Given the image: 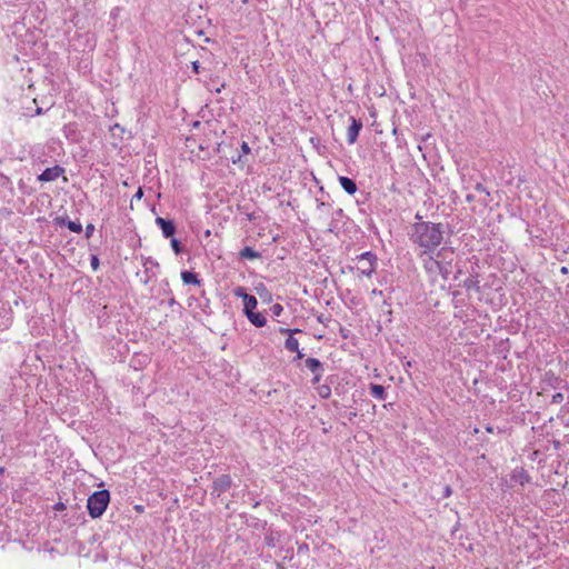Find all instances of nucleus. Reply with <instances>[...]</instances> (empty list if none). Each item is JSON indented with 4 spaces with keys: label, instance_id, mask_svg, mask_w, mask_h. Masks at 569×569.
Segmentation results:
<instances>
[{
    "label": "nucleus",
    "instance_id": "1",
    "mask_svg": "<svg viewBox=\"0 0 569 569\" xmlns=\"http://www.w3.org/2000/svg\"><path fill=\"white\" fill-rule=\"evenodd\" d=\"M453 253L451 248L445 246L436 253V257L429 254V280L431 282H438V277L442 282L449 280V274L452 273Z\"/></svg>",
    "mask_w": 569,
    "mask_h": 569
},
{
    "label": "nucleus",
    "instance_id": "2",
    "mask_svg": "<svg viewBox=\"0 0 569 569\" xmlns=\"http://www.w3.org/2000/svg\"><path fill=\"white\" fill-rule=\"evenodd\" d=\"M110 502V492L107 489L94 491L89 496L87 509L91 518H100Z\"/></svg>",
    "mask_w": 569,
    "mask_h": 569
},
{
    "label": "nucleus",
    "instance_id": "3",
    "mask_svg": "<svg viewBox=\"0 0 569 569\" xmlns=\"http://www.w3.org/2000/svg\"><path fill=\"white\" fill-rule=\"evenodd\" d=\"M451 236L448 223L429 222V254H435L437 247Z\"/></svg>",
    "mask_w": 569,
    "mask_h": 569
},
{
    "label": "nucleus",
    "instance_id": "4",
    "mask_svg": "<svg viewBox=\"0 0 569 569\" xmlns=\"http://www.w3.org/2000/svg\"><path fill=\"white\" fill-rule=\"evenodd\" d=\"M415 222L408 230L410 240L421 248V254L427 253V222L422 220V216L416 214Z\"/></svg>",
    "mask_w": 569,
    "mask_h": 569
},
{
    "label": "nucleus",
    "instance_id": "5",
    "mask_svg": "<svg viewBox=\"0 0 569 569\" xmlns=\"http://www.w3.org/2000/svg\"><path fill=\"white\" fill-rule=\"evenodd\" d=\"M358 264L356 267L359 276L371 277L377 267V256L371 251H366L356 258Z\"/></svg>",
    "mask_w": 569,
    "mask_h": 569
},
{
    "label": "nucleus",
    "instance_id": "6",
    "mask_svg": "<svg viewBox=\"0 0 569 569\" xmlns=\"http://www.w3.org/2000/svg\"><path fill=\"white\" fill-rule=\"evenodd\" d=\"M232 485V479L229 475H221L216 478L212 482V495L217 497L221 496L223 492L228 491Z\"/></svg>",
    "mask_w": 569,
    "mask_h": 569
},
{
    "label": "nucleus",
    "instance_id": "7",
    "mask_svg": "<svg viewBox=\"0 0 569 569\" xmlns=\"http://www.w3.org/2000/svg\"><path fill=\"white\" fill-rule=\"evenodd\" d=\"M64 169L61 166H53L51 168L44 169L39 176L38 180L42 182H51L57 180L62 173Z\"/></svg>",
    "mask_w": 569,
    "mask_h": 569
},
{
    "label": "nucleus",
    "instance_id": "8",
    "mask_svg": "<svg viewBox=\"0 0 569 569\" xmlns=\"http://www.w3.org/2000/svg\"><path fill=\"white\" fill-rule=\"evenodd\" d=\"M156 224L161 229L164 238H172L176 233V224L172 220H167L162 217L156 218Z\"/></svg>",
    "mask_w": 569,
    "mask_h": 569
},
{
    "label": "nucleus",
    "instance_id": "9",
    "mask_svg": "<svg viewBox=\"0 0 569 569\" xmlns=\"http://www.w3.org/2000/svg\"><path fill=\"white\" fill-rule=\"evenodd\" d=\"M350 121L351 123L347 130V140L349 144H353L357 141L360 130L362 129V122L361 120H357L353 117L350 118Z\"/></svg>",
    "mask_w": 569,
    "mask_h": 569
},
{
    "label": "nucleus",
    "instance_id": "10",
    "mask_svg": "<svg viewBox=\"0 0 569 569\" xmlns=\"http://www.w3.org/2000/svg\"><path fill=\"white\" fill-rule=\"evenodd\" d=\"M54 223L60 227L66 226L70 231H72L74 233H80L82 231V224L79 221L70 220L67 216L57 217L54 219Z\"/></svg>",
    "mask_w": 569,
    "mask_h": 569
},
{
    "label": "nucleus",
    "instance_id": "11",
    "mask_svg": "<svg viewBox=\"0 0 569 569\" xmlns=\"http://www.w3.org/2000/svg\"><path fill=\"white\" fill-rule=\"evenodd\" d=\"M451 492H452V490H451V487L449 485L441 486V483H433L431 486V495H430V497L432 499L440 500V499L449 497L451 495Z\"/></svg>",
    "mask_w": 569,
    "mask_h": 569
},
{
    "label": "nucleus",
    "instance_id": "12",
    "mask_svg": "<svg viewBox=\"0 0 569 569\" xmlns=\"http://www.w3.org/2000/svg\"><path fill=\"white\" fill-rule=\"evenodd\" d=\"M339 183L348 194H355L357 192V183L353 179L340 176Z\"/></svg>",
    "mask_w": 569,
    "mask_h": 569
},
{
    "label": "nucleus",
    "instance_id": "13",
    "mask_svg": "<svg viewBox=\"0 0 569 569\" xmlns=\"http://www.w3.org/2000/svg\"><path fill=\"white\" fill-rule=\"evenodd\" d=\"M244 315L248 318V320L257 328H261L267 323L266 317L260 312H256L254 310H252Z\"/></svg>",
    "mask_w": 569,
    "mask_h": 569
},
{
    "label": "nucleus",
    "instance_id": "14",
    "mask_svg": "<svg viewBox=\"0 0 569 569\" xmlns=\"http://www.w3.org/2000/svg\"><path fill=\"white\" fill-rule=\"evenodd\" d=\"M512 479L519 482L521 486L529 483L531 480L530 475L523 468L516 469L512 473Z\"/></svg>",
    "mask_w": 569,
    "mask_h": 569
},
{
    "label": "nucleus",
    "instance_id": "15",
    "mask_svg": "<svg viewBox=\"0 0 569 569\" xmlns=\"http://www.w3.org/2000/svg\"><path fill=\"white\" fill-rule=\"evenodd\" d=\"M181 279L184 284L199 286L201 282L198 274L189 270H184L181 272Z\"/></svg>",
    "mask_w": 569,
    "mask_h": 569
},
{
    "label": "nucleus",
    "instance_id": "16",
    "mask_svg": "<svg viewBox=\"0 0 569 569\" xmlns=\"http://www.w3.org/2000/svg\"><path fill=\"white\" fill-rule=\"evenodd\" d=\"M370 395L378 399V400H385L387 398V392L383 386L377 385V383H370Z\"/></svg>",
    "mask_w": 569,
    "mask_h": 569
},
{
    "label": "nucleus",
    "instance_id": "17",
    "mask_svg": "<svg viewBox=\"0 0 569 569\" xmlns=\"http://www.w3.org/2000/svg\"><path fill=\"white\" fill-rule=\"evenodd\" d=\"M305 365L312 373H319V371H323V365L317 358H307Z\"/></svg>",
    "mask_w": 569,
    "mask_h": 569
},
{
    "label": "nucleus",
    "instance_id": "18",
    "mask_svg": "<svg viewBox=\"0 0 569 569\" xmlns=\"http://www.w3.org/2000/svg\"><path fill=\"white\" fill-rule=\"evenodd\" d=\"M239 257L241 259H249V260H253V259H258L261 257L260 252L256 251L253 248L251 247H244L242 250H240L239 252Z\"/></svg>",
    "mask_w": 569,
    "mask_h": 569
},
{
    "label": "nucleus",
    "instance_id": "19",
    "mask_svg": "<svg viewBox=\"0 0 569 569\" xmlns=\"http://www.w3.org/2000/svg\"><path fill=\"white\" fill-rule=\"evenodd\" d=\"M242 301H243V313L250 312L257 308L258 301H257V298L252 295H249Z\"/></svg>",
    "mask_w": 569,
    "mask_h": 569
},
{
    "label": "nucleus",
    "instance_id": "20",
    "mask_svg": "<svg viewBox=\"0 0 569 569\" xmlns=\"http://www.w3.org/2000/svg\"><path fill=\"white\" fill-rule=\"evenodd\" d=\"M284 347L288 351L293 352L299 349V341L291 335L287 338Z\"/></svg>",
    "mask_w": 569,
    "mask_h": 569
},
{
    "label": "nucleus",
    "instance_id": "21",
    "mask_svg": "<svg viewBox=\"0 0 569 569\" xmlns=\"http://www.w3.org/2000/svg\"><path fill=\"white\" fill-rule=\"evenodd\" d=\"M250 152H251V149H250L249 144H248L246 141H243V142L241 143V153H240V154H238V157H237V158H234V157H233V158H232V162H233V163L242 162V157H243V156H248Z\"/></svg>",
    "mask_w": 569,
    "mask_h": 569
},
{
    "label": "nucleus",
    "instance_id": "22",
    "mask_svg": "<svg viewBox=\"0 0 569 569\" xmlns=\"http://www.w3.org/2000/svg\"><path fill=\"white\" fill-rule=\"evenodd\" d=\"M463 287L467 289V290H471V289H476V290H479L480 287L478 284V280L473 277H470V278H467L465 281H463Z\"/></svg>",
    "mask_w": 569,
    "mask_h": 569
},
{
    "label": "nucleus",
    "instance_id": "23",
    "mask_svg": "<svg viewBox=\"0 0 569 569\" xmlns=\"http://www.w3.org/2000/svg\"><path fill=\"white\" fill-rule=\"evenodd\" d=\"M170 244L176 254H180L182 252V246L181 242L176 238H170Z\"/></svg>",
    "mask_w": 569,
    "mask_h": 569
},
{
    "label": "nucleus",
    "instance_id": "24",
    "mask_svg": "<svg viewBox=\"0 0 569 569\" xmlns=\"http://www.w3.org/2000/svg\"><path fill=\"white\" fill-rule=\"evenodd\" d=\"M233 295L237 297V298H241L242 300H244L246 297L249 296V293L247 292L246 288L243 287H237L233 289Z\"/></svg>",
    "mask_w": 569,
    "mask_h": 569
},
{
    "label": "nucleus",
    "instance_id": "25",
    "mask_svg": "<svg viewBox=\"0 0 569 569\" xmlns=\"http://www.w3.org/2000/svg\"><path fill=\"white\" fill-rule=\"evenodd\" d=\"M270 310L274 317H279L283 311V307L280 303H274L271 306Z\"/></svg>",
    "mask_w": 569,
    "mask_h": 569
},
{
    "label": "nucleus",
    "instance_id": "26",
    "mask_svg": "<svg viewBox=\"0 0 569 569\" xmlns=\"http://www.w3.org/2000/svg\"><path fill=\"white\" fill-rule=\"evenodd\" d=\"M280 333L282 335H295V333H300L302 332V330L298 329V328H295V329H290V328H280L279 329Z\"/></svg>",
    "mask_w": 569,
    "mask_h": 569
},
{
    "label": "nucleus",
    "instance_id": "27",
    "mask_svg": "<svg viewBox=\"0 0 569 569\" xmlns=\"http://www.w3.org/2000/svg\"><path fill=\"white\" fill-rule=\"evenodd\" d=\"M342 217H343V210H342L341 208L336 209V210L331 213V219H332L333 221H339Z\"/></svg>",
    "mask_w": 569,
    "mask_h": 569
},
{
    "label": "nucleus",
    "instance_id": "28",
    "mask_svg": "<svg viewBox=\"0 0 569 569\" xmlns=\"http://www.w3.org/2000/svg\"><path fill=\"white\" fill-rule=\"evenodd\" d=\"M94 226L92 223H88L84 229V236L87 239H90L93 236Z\"/></svg>",
    "mask_w": 569,
    "mask_h": 569
},
{
    "label": "nucleus",
    "instance_id": "29",
    "mask_svg": "<svg viewBox=\"0 0 569 569\" xmlns=\"http://www.w3.org/2000/svg\"><path fill=\"white\" fill-rule=\"evenodd\" d=\"M560 382H561V379L559 377H556L555 375H551V377L549 379V385L552 388H558Z\"/></svg>",
    "mask_w": 569,
    "mask_h": 569
},
{
    "label": "nucleus",
    "instance_id": "30",
    "mask_svg": "<svg viewBox=\"0 0 569 569\" xmlns=\"http://www.w3.org/2000/svg\"><path fill=\"white\" fill-rule=\"evenodd\" d=\"M150 266H158V262H156L151 257H148V258H144L143 259V267L146 268V270L149 269Z\"/></svg>",
    "mask_w": 569,
    "mask_h": 569
},
{
    "label": "nucleus",
    "instance_id": "31",
    "mask_svg": "<svg viewBox=\"0 0 569 569\" xmlns=\"http://www.w3.org/2000/svg\"><path fill=\"white\" fill-rule=\"evenodd\" d=\"M563 400V395L561 392H557L552 396L551 403H560Z\"/></svg>",
    "mask_w": 569,
    "mask_h": 569
},
{
    "label": "nucleus",
    "instance_id": "32",
    "mask_svg": "<svg viewBox=\"0 0 569 569\" xmlns=\"http://www.w3.org/2000/svg\"><path fill=\"white\" fill-rule=\"evenodd\" d=\"M142 197H143V190L141 187H139L138 190L136 191V193L133 194L132 200H140V199H142Z\"/></svg>",
    "mask_w": 569,
    "mask_h": 569
},
{
    "label": "nucleus",
    "instance_id": "33",
    "mask_svg": "<svg viewBox=\"0 0 569 569\" xmlns=\"http://www.w3.org/2000/svg\"><path fill=\"white\" fill-rule=\"evenodd\" d=\"M90 262H91L92 269L97 270L98 267H99V259H98V257L97 256H92Z\"/></svg>",
    "mask_w": 569,
    "mask_h": 569
},
{
    "label": "nucleus",
    "instance_id": "34",
    "mask_svg": "<svg viewBox=\"0 0 569 569\" xmlns=\"http://www.w3.org/2000/svg\"><path fill=\"white\" fill-rule=\"evenodd\" d=\"M322 375H323V371H319V373H313L312 382L313 383H319L321 378H322Z\"/></svg>",
    "mask_w": 569,
    "mask_h": 569
},
{
    "label": "nucleus",
    "instance_id": "35",
    "mask_svg": "<svg viewBox=\"0 0 569 569\" xmlns=\"http://www.w3.org/2000/svg\"><path fill=\"white\" fill-rule=\"evenodd\" d=\"M476 190L480 191V192H486L487 194H489V192L486 190V188L481 183L476 184Z\"/></svg>",
    "mask_w": 569,
    "mask_h": 569
},
{
    "label": "nucleus",
    "instance_id": "36",
    "mask_svg": "<svg viewBox=\"0 0 569 569\" xmlns=\"http://www.w3.org/2000/svg\"><path fill=\"white\" fill-rule=\"evenodd\" d=\"M199 67H200V66H199V61H194V62H192V68H193V70H194L196 72H199Z\"/></svg>",
    "mask_w": 569,
    "mask_h": 569
},
{
    "label": "nucleus",
    "instance_id": "37",
    "mask_svg": "<svg viewBox=\"0 0 569 569\" xmlns=\"http://www.w3.org/2000/svg\"><path fill=\"white\" fill-rule=\"evenodd\" d=\"M328 207H329L328 204H326L325 202H321V203H319L318 209L323 211Z\"/></svg>",
    "mask_w": 569,
    "mask_h": 569
},
{
    "label": "nucleus",
    "instance_id": "38",
    "mask_svg": "<svg viewBox=\"0 0 569 569\" xmlns=\"http://www.w3.org/2000/svg\"><path fill=\"white\" fill-rule=\"evenodd\" d=\"M266 541L268 546H273V539L271 537H266Z\"/></svg>",
    "mask_w": 569,
    "mask_h": 569
},
{
    "label": "nucleus",
    "instance_id": "39",
    "mask_svg": "<svg viewBox=\"0 0 569 569\" xmlns=\"http://www.w3.org/2000/svg\"><path fill=\"white\" fill-rule=\"evenodd\" d=\"M560 272H561L562 274H567V273L569 272L568 267H566V266L561 267V268H560Z\"/></svg>",
    "mask_w": 569,
    "mask_h": 569
},
{
    "label": "nucleus",
    "instance_id": "40",
    "mask_svg": "<svg viewBox=\"0 0 569 569\" xmlns=\"http://www.w3.org/2000/svg\"><path fill=\"white\" fill-rule=\"evenodd\" d=\"M297 353L296 358L301 359L303 358V353L298 349V351H295Z\"/></svg>",
    "mask_w": 569,
    "mask_h": 569
},
{
    "label": "nucleus",
    "instance_id": "41",
    "mask_svg": "<svg viewBox=\"0 0 569 569\" xmlns=\"http://www.w3.org/2000/svg\"><path fill=\"white\" fill-rule=\"evenodd\" d=\"M486 431L492 433L493 432V427L490 426V425H487L486 426Z\"/></svg>",
    "mask_w": 569,
    "mask_h": 569
},
{
    "label": "nucleus",
    "instance_id": "42",
    "mask_svg": "<svg viewBox=\"0 0 569 569\" xmlns=\"http://www.w3.org/2000/svg\"><path fill=\"white\" fill-rule=\"evenodd\" d=\"M466 199L468 202H471L473 201L475 197L472 194H467Z\"/></svg>",
    "mask_w": 569,
    "mask_h": 569
},
{
    "label": "nucleus",
    "instance_id": "43",
    "mask_svg": "<svg viewBox=\"0 0 569 569\" xmlns=\"http://www.w3.org/2000/svg\"><path fill=\"white\" fill-rule=\"evenodd\" d=\"M42 113H43L42 108H37V109H36V114H37V116H40V114H42Z\"/></svg>",
    "mask_w": 569,
    "mask_h": 569
},
{
    "label": "nucleus",
    "instance_id": "44",
    "mask_svg": "<svg viewBox=\"0 0 569 569\" xmlns=\"http://www.w3.org/2000/svg\"><path fill=\"white\" fill-rule=\"evenodd\" d=\"M371 293H372V295H382V291H381V290L373 289Z\"/></svg>",
    "mask_w": 569,
    "mask_h": 569
},
{
    "label": "nucleus",
    "instance_id": "45",
    "mask_svg": "<svg viewBox=\"0 0 569 569\" xmlns=\"http://www.w3.org/2000/svg\"><path fill=\"white\" fill-rule=\"evenodd\" d=\"M168 303H169V306H173V305H176V303H177V301H176V299H174V298H171V299L169 300V302H168Z\"/></svg>",
    "mask_w": 569,
    "mask_h": 569
},
{
    "label": "nucleus",
    "instance_id": "46",
    "mask_svg": "<svg viewBox=\"0 0 569 569\" xmlns=\"http://www.w3.org/2000/svg\"><path fill=\"white\" fill-rule=\"evenodd\" d=\"M277 569H284V566L280 562L277 563Z\"/></svg>",
    "mask_w": 569,
    "mask_h": 569
},
{
    "label": "nucleus",
    "instance_id": "47",
    "mask_svg": "<svg viewBox=\"0 0 569 569\" xmlns=\"http://www.w3.org/2000/svg\"><path fill=\"white\" fill-rule=\"evenodd\" d=\"M435 493H436V497H439L441 495V489H436Z\"/></svg>",
    "mask_w": 569,
    "mask_h": 569
},
{
    "label": "nucleus",
    "instance_id": "48",
    "mask_svg": "<svg viewBox=\"0 0 569 569\" xmlns=\"http://www.w3.org/2000/svg\"><path fill=\"white\" fill-rule=\"evenodd\" d=\"M439 287H440L441 289H445V288H446V284H445V283H440V284H439Z\"/></svg>",
    "mask_w": 569,
    "mask_h": 569
},
{
    "label": "nucleus",
    "instance_id": "49",
    "mask_svg": "<svg viewBox=\"0 0 569 569\" xmlns=\"http://www.w3.org/2000/svg\"><path fill=\"white\" fill-rule=\"evenodd\" d=\"M3 471H4V468L0 467V475L3 473Z\"/></svg>",
    "mask_w": 569,
    "mask_h": 569
},
{
    "label": "nucleus",
    "instance_id": "50",
    "mask_svg": "<svg viewBox=\"0 0 569 569\" xmlns=\"http://www.w3.org/2000/svg\"><path fill=\"white\" fill-rule=\"evenodd\" d=\"M60 508H63L62 503L58 505V507H57V509H60Z\"/></svg>",
    "mask_w": 569,
    "mask_h": 569
}]
</instances>
